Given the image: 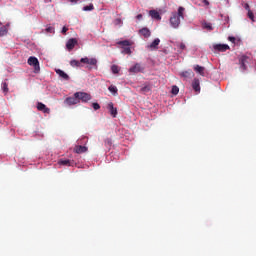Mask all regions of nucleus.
Returning <instances> with one entry per match:
<instances>
[{"label": "nucleus", "instance_id": "6ab92c4d", "mask_svg": "<svg viewBox=\"0 0 256 256\" xmlns=\"http://www.w3.org/2000/svg\"><path fill=\"white\" fill-rule=\"evenodd\" d=\"M117 45H121L122 49H125V47H131V41L129 40H124V41H119L117 42Z\"/></svg>", "mask_w": 256, "mask_h": 256}, {"label": "nucleus", "instance_id": "aec40b11", "mask_svg": "<svg viewBox=\"0 0 256 256\" xmlns=\"http://www.w3.org/2000/svg\"><path fill=\"white\" fill-rule=\"evenodd\" d=\"M194 71H196V73H199V75H205V67L196 65L194 66Z\"/></svg>", "mask_w": 256, "mask_h": 256}, {"label": "nucleus", "instance_id": "5701e85b", "mask_svg": "<svg viewBox=\"0 0 256 256\" xmlns=\"http://www.w3.org/2000/svg\"><path fill=\"white\" fill-rule=\"evenodd\" d=\"M183 13H185V8L179 7L178 13H176V15H177V17H179V19H184Z\"/></svg>", "mask_w": 256, "mask_h": 256}, {"label": "nucleus", "instance_id": "f257e3e1", "mask_svg": "<svg viewBox=\"0 0 256 256\" xmlns=\"http://www.w3.org/2000/svg\"><path fill=\"white\" fill-rule=\"evenodd\" d=\"M76 97H78V101L80 103H89L91 101L92 97L91 94L87 92H76Z\"/></svg>", "mask_w": 256, "mask_h": 256}, {"label": "nucleus", "instance_id": "7c9ffc66", "mask_svg": "<svg viewBox=\"0 0 256 256\" xmlns=\"http://www.w3.org/2000/svg\"><path fill=\"white\" fill-rule=\"evenodd\" d=\"M108 89H109L110 93H113L114 95H116L117 88L115 86L111 85V86H109Z\"/></svg>", "mask_w": 256, "mask_h": 256}, {"label": "nucleus", "instance_id": "f704fd0d", "mask_svg": "<svg viewBox=\"0 0 256 256\" xmlns=\"http://www.w3.org/2000/svg\"><path fill=\"white\" fill-rule=\"evenodd\" d=\"M46 31H47V33H55V28L48 27V28H46Z\"/></svg>", "mask_w": 256, "mask_h": 256}, {"label": "nucleus", "instance_id": "2f4dec72", "mask_svg": "<svg viewBox=\"0 0 256 256\" xmlns=\"http://www.w3.org/2000/svg\"><path fill=\"white\" fill-rule=\"evenodd\" d=\"M248 17L251 19V21H255V16L251 10H248Z\"/></svg>", "mask_w": 256, "mask_h": 256}, {"label": "nucleus", "instance_id": "2eb2a0df", "mask_svg": "<svg viewBox=\"0 0 256 256\" xmlns=\"http://www.w3.org/2000/svg\"><path fill=\"white\" fill-rule=\"evenodd\" d=\"M149 15L150 17H152V19H157V21H161V15L157 12V10H150Z\"/></svg>", "mask_w": 256, "mask_h": 256}, {"label": "nucleus", "instance_id": "c85d7f7f", "mask_svg": "<svg viewBox=\"0 0 256 256\" xmlns=\"http://www.w3.org/2000/svg\"><path fill=\"white\" fill-rule=\"evenodd\" d=\"M105 147H111L113 145V140H111L110 138H107L105 141Z\"/></svg>", "mask_w": 256, "mask_h": 256}, {"label": "nucleus", "instance_id": "f03ea898", "mask_svg": "<svg viewBox=\"0 0 256 256\" xmlns=\"http://www.w3.org/2000/svg\"><path fill=\"white\" fill-rule=\"evenodd\" d=\"M28 65L34 67L35 73H39V71H41V67L39 66V60L35 56H31L28 58Z\"/></svg>", "mask_w": 256, "mask_h": 256}, {"label": "nucleus", "instance_id": "f8f14e48", "mask_svg": "<svg viewBox=\"0 0 256 256\" xmlns=\"http://www.w3.org/2000/svg\"><path fill=\"white\" fill-rule=\"evenodd\" d=\"M192 89H194V91H196V93H199L201 91V86H200L199 79L195 78L193 80Z\"/></svg>", "mask_w": 256, "mask_h": 256}, {"label": "nucleus", "instance_id": "b1692460", "mask_svg": "<svg viewBox=\"0 0 256 256\" xmlns=\"http://www.w3.org/2000/svg\"><path fill=\"white\" fill-rule=\"evenodd\" d=\"M111 71L114 75H117V73H119L121 71V68H119V66L114 64L111 66Z\"/></svg>", "mask_w": 256, "mask_h": 256}, {"label": "nucleus", "instance_id": "e433bc0d", "mask_svg": "<svg viewBox=\"0 0 256 256\" xmlns=\"http://www.w3.org/2000/svg\"><path fill=\"white\" fill-rule=\"evenodd\" d=\"M67 31H69V28H67V27L64 26V27L62 28V33L65 34V33H67Z\"/></svg>", "mask_w": 256, "mask_h": 256}, {"label": "nucleus", "instance_id": "c756f323", "mask_svg": "<svg viewBox=\"0 0 256 256\" xmlns=\"http://www.w3.org/2000/svg\"><path fill=\"white\" fill-rule=\"evenodd\" d=\"M172 95H178L179 94V87L173 86L171 90Z\"/></svg>", "mask_w": 256, "mask_h": 256}, {"label": "nucleus", "instance_id": "bb28decb", "mask_svg": "<svg viewBox=\"0 0 256 256\" xmlns=\"http://www.w3.org/2000/svg\"><path fill=\"white\" fill-rule=\"evenodd\" d=\"M2 90L4 93H9V85L6 82L2 83Z\"/></svg>", "mask_w": 256, "mask_h": 256}, {"label": "nucleus", "instance_id": "4468645a", "mask_svg": "<svg viewBox=\"0 0 256 256\" xmlns=\"http://www.w3.org/2000/svg\"><path fill=\"white\" fill-rule=\"evenodd\" d=\"M56 73H57V75H59V77L64 79V81H69V75L67 73H65L63 70L57 69Z\"/></svg>", "mask_w": 256, "mask_h": 256}, {"label": "nucleus", "instance_id": "f3484780", "mask_svg": "<svg viewBox=\"0 0 256 256\" xmlns=\"http://www.w3.org/2000/svg\"><path fill=\"white\" fill-rule=\"evenodd\" d=\"M161 43V40L159 38L154 39V41L148 46L149 49H157L159 47V44Z\"/></svg>", "mask_w": 256, "mask_h": 256}, {"label": "nucleus", "instance_id": "a878e982", "mask_svg": "<svg viewBox=\"0 0 256 256\" xmlns=\"http://www.w3.org/2000/svg\"><path fill=\"white\" fill-rule=\"evenodd\" d=\"M122 53L124 55H131V47L128 46V47L123 48Z\"/></svg>", "mask_w": 256, "mask_h": 256}, {"label": "nucleus", "instance_id": "0eeeda50", "mask_svg": "<svg viewBox=\"0 0 256 256\" xmlns=\"http://www.w3.org/2000/svg\"><path fill=\"white\" fill-rule=\"evenodd\" d=\"M214 51H219L220 53H225V51H229L231 49L227 44H214Z\"/></svg>", "mask_w": 256, "mask_h": 256}, {"label": "nucleus", "instance_id": "79ce46f5", "mask_svg": "<svg viewBox=\"0 0 256 256\" xmlns=\"http://www.w3.org/2000/svg\"><path fill=\"white\" fill-rule=\"evenodd\" d=\"M245 9L246 11H251V9H249V4H245Z\"/></svg>", "mask_w": 256, "mask_h": 256}, {"label": "nucleus", "instance_id": "39448f33", "mask_svg": "<svg viewBox=\"0 0 256 256\" xmlns=\"http://www.w3.org/2000/svg\"><path fill=\"white\" fill-rule=\"evenodd\" d=\"M170 25L173 29H178L179 25H181V18L177 16V13L172 14V17L170 18Z\"/></svg>", "mask_w": 256, "mask_h": 256}, {"label": "nucleus", "instance_id": "c9c22d12", "mask_svg": "<svg viewBox=\"0 0 256 256\" xmlns=\"http://www.w3.org/2000/svg\"><path fill=\"white\" fill-rule=\"evenodd\" d=\"M228 40L231 42V43H235V41H237V39L233 36H229L228 37Z\"/></svg>", "mask_w": 256, "mask_h": 256}, {"label": "nucleus", "instance_id": "393cba45", "mask_svg": "<svg viewBox=\"0 0 256 256\" xmlns=\"http://www.w3.org/2000/svg\"><path fill=\"white\" fill-rule=\"evenodd\" d=\"M70 65L71 67H81V62H79L78 60H71Z\"/></svg>", "mask_w": 256, "mask_h": 256}, {"label": "nucleus", "instance_id": "1a4fd4ad", "mask_svg": "<svg viewBox=\"0 0 256 256\" xmlns=\"http://www.w3.org/2000/svg\"><path fill=\"white\" fill-rule=\"evenodd\" d=\"M37 109L38 111H41L42 113H46L47 115L51 113V109H49L47 105L43 104L42 102L37 103Z\"/></svg>", "mask_w": 256, "mask_h": 256}, {"label": "nucleus", "instance_id": "ddd939ff", "mask_svg": "<svg viewBox=\"0 0 256 256\" xmlns=\"http://www.w3.org/2000/svg\"><path fill=\"white\" fill-rule=\"evenodd\" d=\"M74 151L75 153H78L79 155H81V153H87L88 148L86 146L79 145L74 148Z\"/></svg>", "mask_w": 256, "mask_h": 256}, {"label": "nucleus", "instance_id": "dca6fc26", "mask_svg": "<svg viewBox=\"0 0 256 256\" xmlns=\"http://www.w3.org/2000/svg\"><path fill=\"white\" fill-rule=\"evenodd\" d=\"M58 164L59 165H64L65 167H71V166H73V161L68 160V159H66V160L61 159V160L58 161Z\"/></svg>", "mask_w": 256, "mask_h": 256}, {"label": "nucleus", "instance_id": "473e14b6", "mask_svg": "<svg viewBox=\"0 0 256 256\" xmlns=\"http://www.w3.org/2000/svg\"><path fill=\"white\" fill-rule=\"evenodd\" d=\"M141 91L143 93H147V92L151 91V88L149 86H144V87L141 88Z\"/></svg>", "mask_w": 256, "mask_h": 256}, {"label": "nucleus", "instance_id": "cd10ccee", "mask_svg": "<svg viewBox=\"0 0 256 256\" xmlns=\"http://www.w3.org/2000/svg\"><path fill=\"white\" fill-rule=\"evenodd\" d=\"M93 9H95V6H93V4L83 7V11H93Z\"/></svg>", "mask_w": 256, "mask_h": 256}, {"label": "nucleus", "instance_id": "a19ab883", "mask_svg": "<svg viewBox=\"0 0 256 256\" xmlns=\"http://www.w3.org/2000/svg\"><path fill=\"white\" fill-rule=\"evenodd\" d=\"M70 1V3H79V1H81V0H69Z\"/></svg>", "mask_w": 256, "mask_h": 256}, {"label": "nucleus", "instance_id": "9b49d317", "mask_svg": "<svg viewBox=\"0 0 256 256\" xmlns=\"http://www.w3.org/2000/svg\"><path fill=\"white\" fill-rule=\"evenodd\" d=\"M139 33H140V35L145 37V39L151 37V30H149V28H147V27L140 29Z\"/></svg>", "mask_w": 256, "mask_h": 256}, {"label": "nucleus", "instance_id": "20e7f679", "mask_svg": "<svg viewBox=\"0 0 256 256\" xmlns=\"http://www.w3.org/2000/svg\"><path fill=\"white\" fill-rule=\"evenodd\" d=\"M64 103L69 107H71V105H79V97H77V92H75L73 96L67 97L64 100Z\"/></svg>", "mask_w": 256, "mask_h": 256}, {"label": "nucleus", "instance_id": "9d476101", "mask_svg": "<svg viewBox=\"0 0 256 256\" xmlns=\"http://www.w3.org/2000/svg\"><path fill=\"white\" fill-rule=\"evenodd\" d=\"M75 45H77V39L71 38L66 43V49L73 51V49H75Z\"/></svg>", "mask_w": 256, "mask_h": 256}, {"label": "nucleus", "instance_id": "72a5a7b5", "mask_svg": "<svg viewBox=\"0 0 256 256\" xmlns=\"http://www.w3.org/2000/svg\"><path fill=\"white\" fill-rule=\"evenodd\" d=\"M92 107H93L94 111H98V109H101V106L99 105V103H93Z\"/></svg>", "mask_w": 256, "mask_h": 256}, {"label": "nucleus", "instance_id": "6e6552de", "mask_svg": "<svg viewBox=\"0 0 256 256\" xmlns=\"http://www.w3.org/2000/svg\"><path fill=\"white\" fill-rule=\"evenodd\" d=\"M145 68L140 63H136L134 66L129 68V73H143Z\"/></svg>", "mask_w": 256, "mask_h": 256}, {"label": "nucleus", "instance_id": "4be33fe9", "mask_svg": "<svg viewBox=\"0 0 256 256\" xmlns=\"http://www.w3.org/2000/svg\"><path fill=\"white\" fill-rule=\"evenodd\" d=\"M203 29H207V31H213V25L209 22L202 23Z\"/></svg>", "mask_w": 256, "mask_h": 256}, {"label": "nucleus", "instance_id": "a211bd4d", "mask_svg": "<svg viewBox=\"0 0 256 256\" xmlns=\"http://www.w3.org/2000/svg\"><path fill=\"white\" fill-rule=\"evenodd\" d=\"M108 109H109L110 114L112 115V117H117V108H114L112 102L108 104Z\"/></svg>", "mask_w": 256, "mask_h": 256}, {"label": "nucleus", "instance_id": "7ed1b4c3", "mask_svg": "<svg viewBox=\"0 0 256 256\" xmlns=\"http://www.w3.org/2000/svg\"><path fill=\"white\" fill-rule=\"evenodd\" d=\"M80 63H84L86 65H90L91 67H89V69H97V60L96 58H81L80 59Z\"/></svg>", "mask_w": 256, "mask_h": 256}, {"label": "nucleus", "instance_id": "ea45409f", "mask_svg": "<svg viewBox=\"0 0 256 256\" xmlns=\"http://www.w3.org/2000/svg\"><path fill=\"white\" fill-rule=\"evenodd\" d=\"M186 48L185 44L181 43L180 44V49L184 50Z\"/></svg>", "mask_w": 256, "mask_h": 256}, {"label": "nucleus", "instance_id": "37998d69", "mask_svg": "<svg viewBox=\"0 0 256 256\" xmlns=\"http://www.w3.org/2000/svg\"><path fill=\"white\" fill-rule=\"evenodd\" d=\"M187 75H188V72H183L182 73V77H187Z\"/></svg>", "mask_w": 256, "mask_h": 256}, {"label": "nucleus", "instance_id": "58836bf2", "mask_svg": "<svg viewBox=\"0 0 256 256\" xmlns=\"http://www.w3.org/2000/svg\"><path fill=\"white\" fill-rule=\"evenodd\" d=\"M204 5L209 6V0H203Z\"/></svg>", "mask_w": 256, "mask_h": 256}, {"label": "nucleus", "instance_id": "4c0bfd02", "mask_svg": "<svg viewBox=\"0 0 256 256\" xmlns=\"http://www.w3.org/2000/svg\"><path fill=\"white\" fill-rule=\"evenodd\" d=\"M136 19H138V20L143 19V15H142V14H138V15L136 16Z\"/></svg>", "mask_w": 256, "mask_h": 256}, {"label": "nucleus", "instance_id": "412c9836", "mask_svg": "<svg viewBox=\"0 0 256 256\" xmlns=\"http://www.w3.org/2000/svg\"><path fill=\"white\" fill-rule=\"evenodd\" d=\"M7 27H9V24L6 26H2L0 28V37H5V35H7V33H9V30L7 29Z\"/></svg>", "mask_w": 256, "mask_h": 256}, {"label": "nucleus", "instance_id": "423d86ee", "mask_svg": "<svg viewBox=\"0 0 256 256\" xmlns=\"http://www.w3.org/2000/svg\"><path fill=\"white\" fill-rule=\"evenodd\" d=\"M247 63H249V57L246 55H242L239 58V65L241 71H247Z\"/></svg>", "mask_w": 256, "mask_h": 256}]
</instances>
